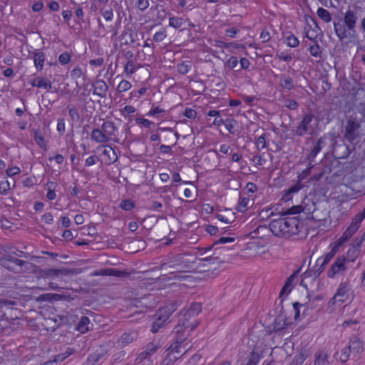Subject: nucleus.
Listing matches in <instances>:
<instances>
[{
  "label": "nucleus",
  "instance_id": "19",
  "mask_svg": "<svg viewBox=\"0 0 365 365\" xmlns=\"http://www.w3.org/2000/svg\"><path fill=\"white\" fill-rule=\"evenodd\" d=\"M45 60L46 56L44 53L36 52L34 53V66L37 71H41L43 69Z\"/></svg>",
  "mask_w": 365,
  "mask_h": 365
},
{
  "label": "nucleus",
  "instance_id": "35",
  "mask_svg": "<svg viewBox=\"0 0 365 365\" xmlns=\"http://www.w3.org/2000/svg\"><path fill=\"white\" fill-rule=\"evenodd\" d=\"M93 276H98V275H115L120 276V272L115 271L114 269H102L99 272H95L92 274Z\"/></svg>",
  "mask_w": 365,
  "mask_h": 365
},
{
  "label": "nucleus",
  "instance_id": "40",
  "mask_svg": "<svg viewBox=\"0 0 365 365\" xmlns=\"http://www.w3.org/2000/svg\"><path fill=\"white\" fill-rule=\"evenodd\" d=\"M21 173V169L18 166H12L6 169V174L8 177H14Z\"/></svg>",
  "mask_w": 365,
  "mask_h": 365
},
{
  "label": "nucleus",
  "instance_id": "18",
  "mask_svg": "<svg viewBox=\"0 0 365 365\" xmlns=\"http://www.w3.org/2000/svg\"><path fill=\"white\" fill-rule=\"evenodd\" d=\"M105 149L103 151V155L106 157V163L108 164L115 162L118 159L117 155L112 147L106 145L104 146Z\"/></svg>",
  "mask_w": 365,
  "mask_h": 365
},
{
  "label": "nucleus",
  "instance_id": "54",
  "mask_svg": "<svg viewBox=\"0 0 365 365\" xmlns=\"http://www.w3.org/2000/svg\"><path fill=\"white\" fill-rule=\"evenodd\" d=\"M41 220L46 224H51L53 221V217L51 213L47 212L42 215Z\"/></svg>",
  "mask_w": 365,
  "mask_h": 365
},
{
  "label": "nucleus",
  "instance_id": "58",
  "mask_svg": "<svg viewBox=\"0 0 365 365\" xmlns=\"http://www.w3.org/2000/svg\"><path fill=\"white\" fill-rule=\"evenodd\" d=\"M97 160V158L94 155L90 156L86 159L85 165L86 166H92L96 164Z\"/></svg>",
  "mask_w": 365,
  "mask_h": 365
},
{
  "label": "nucleus",
  "instance_id": "17",
  "mask_svg": "<svg viewBox=\"0 0 365 365\" xmlns=\"http://www.w3.org/2000/svg\"><path fill=\"white\" fill-rule=\"evenodd\" d=\"M329 212L324 209L320 210L319 209H314L312 212V217L316 221L321 222L322 225H325L327 218L329 217Z\"/></svg>",
  "mask_w": 365,
  "mask_h": 365
},
{
  "label": "nucleus",
  "instance_id": "5",
  "mask_svg": "<svg viewBox=\"0 0 365 365\" xmlns=\"http://www.w3.org/2000/svg\"><path fill=\"white\" fill-rule=\"evenodd\" d=\"M348 263L349 259L344 256L337 257L328 269L327 277L333 279L338 274H343L347 269Z\"/></svg>",
  "mask_w": 365,
  "mask_h": 365
},
{
  "label": "nucleus",
  "instance_id": "57",
  "mask_svg": "<svg viewBox=\"0 0 365 365\" xmlns=\"http://www.w3.org/2000/svg\"><path fill=\"white\" fill-rule=\"evenodd\" d=\"M164 112V110L160 108V107L157 106L150 110V111L148 113V115L149 116H154L157 114H160Z\"/></svg>",
  "mask_w": 365,
  "mask_h": 365
},
{
  "label": "nucleus",
  "instance_id": "36",
  "mask_svg": "<svg viewBox=\"0 0 365 365\" xmlns=\"http://www.w3.org/2000/svg\"><path fill=\"white\" fill-rule=\"evenodd\" d=\"M280 84L283 88H287L288 90H290L293 88V81L292 78L289 76L282 77L281 79Z\"/></svg>",
  "mask_w": 365,
  "mask_h": 365
},
{
  "label": "nucleus",
  "instance_id": "13",
  "mask_svg": "<svg viewBox=\"0 0 365 365\" xmlns=\"http://www.w3.org/2000/svg\"><path fill=\"white\" fill-rule=\"evenodd\" d=\"M202 307L199 303H192L189 309H184L182 311V314L185 317V320L189 319L190 317H195L200 313Z\"/></svg>",
  "mask_w": 365,
  "mask_h": 365
},
{
  "label": "nucleus",
  "instance_id": "43",
  "mask_svg": "<svg viewBox=\"0 0 365 365\" xmlns=\"http://www.w3.org/2000/svg\"><path fill=\"white\" fill-rule=\"evenodd\" d=\"M58 61L62 65H66L71 61V55L68 52L62 53L59 57Z\"/></svg>",
  "mask_w": 365,
  "mask_h": 365
},
{
  "label": "nucleus",
  "instance_id": "12",
  "mask_svg": "<svg viewBox=\"0 0 365 365\" xmlns=\"http://www.w3.org/2000/svg\"><path fill=\"white\" fill-rule=\"evenodd\" d=\"M93 94L96 95L101 98H104L106 96L108 91V86L103 80H98L93 84Z\"/></svg>",
  "mask_w": 365,
  "mask_h": 365
},
{
  "label": "nucleus",
  "instance_id": "27",
  "mask_svg": "<svg viewBox=\"0 0 365 365\" xmlns=\"http://www.w3.org/2000/svg\"><path fill=\"white\" fill-rule=\"evenodd\" d=\"M251 200L249 197H240L237 205V210L240 212H245L250 206Z\"/></svg>",
  "mask_w": 365,
  "mask_h": 365
},
{
  "label": "nucleus",
  "instance_id": "51",
  "mask_svg": "<svg viewBox=\"0 0 365 365\" xmlns=\"http://www.w3.org/2000/svg\"><path fill=\"white\" fill-rule=\"evenodd\" d=\"M149 4L148 0H138L136 2L137 7L141 11L145 10Z\"/></svg>",
  "mask_w": 365,
  "mask_h": 365
},
{
  "label": "nucleus",
  "instance_id": "55",
  "mask_svg": "<svg viewBox=\"0 0 365 365\" xmlns=\"http://www.w3.org/2000/svg\"><path fill=\"white\" fill-rule=\"evenodd\" d=\"M68 115L73 120H78L79 119L78 110L74 108L69 109Z\"/></svg>",
  "mask_w": 365,
  "mask_h": 365
},
{
  "label": "nucleus",
  "instance_id": "44",
  "mask_svg": "<svg viewBox=\"0 0 365 365\" xmlns=\"http://www.w3.org/2000/svg\"><path fill=\"white\" fill-rule=\"evenodd\" d=\"M309 51L312 56L314 57H318L320 55L321 51L318 44L314 43L311 45L309 48Z\"/></svg>",
  "mask_w": 365,
  "mask_h": 365
},
{
  "label": "nucleus",
  "instance_id": "25",
  "mask_svg": "<svg viewBox=\"0 0 365 365\" xmlns=\"http://www.w3.org/2000/svg\"><path fill=\"white\" fill-rule=\"evenodd\" d=\"M46 197L49 200H53L56 197L55 189L57 187V184L55 182L49 181L46 183Z\"/></svg>",
  "mask_w": 365,
  "mask_h": 365
},
{
  "label": "nucleus",
  "instance_id": "7",
  "mask_svg": "<svg viewBox=\"0 0 365 365\" xmlns=\"http://www.w3.org/2000/svg\"><path fill=\"white\" fill-rule=\"evenodd\" d=\"M334 31L341 40L348 39L349 42H355L358 40L356 30L349 29L346 25L335 24Z\"/></svg>",
  "mask_w": 365,
  "mask_h": 365
},
{
  "label": "nucleus",
  "instance_id": "29",
  "mask_svg": "<svg viewBox=\"0 0 365 365\" xmlns=\"http://www.w3.org/2000/svg\"><path fill=\"white\" fill-rule=\"evenodd\" d=\"M317 14L320 19L327 23L331 21V16L330 13L322 7H320L317 9Z\"/></svg>",
  "mask_w": 365,
  "mask_h": 365
},
{
  "label": "nucleus",
  "instance_id": "62",
  "mask_svg": "<svg viewBox=\"0 0 365 365\" xmlns=\"http://www.w3.org/2000/svg\"><path fill=\"white\" fill-rule=\"evenodd\" d=\"M43 8V4L41 1L36 2L32 5V10L34 12H38Z\"/></svg>",
  "mask_w": 365,
  "mask_h": 365
},
{
  "label": "nucleus",
  "instance_id": "4",
  "mask_svg": "<svg viewBox=\"0 0 365 365\" xmlns=\"http://www.w3.org/2000/svg\"><path fill=\"white\" fill-rule=\"evenodd\" d=\"M177 304L170 303L160 308L156 314V319L151 327V331L156 333L168 322L170 315L176 310Z\"/></svg>",
  "mask_w": 365,
  "mask_h": 365
},
{
  "label": "nucleus",
  "instance_id": "49",
  "mask_svg": "<svg viewBox=\"0 0 365 365\" xmlns=\"http://www.w3.org/2000/svg\"><path fill=\"white\" fill-rule=\"evenodd\" d=\"M238 63H239V61L235 56H231L227 60V65L230 68L233 69L237 66Z\"/></svg>",
  "mask_w": 365,
  "mask_h": 365
},
{
  "label": "nucleus",
  "instance_id": "52",
  "mask_svg": "<svg viewBox=\"0 0 365 365\" xmlns=\"http://www.w3.org/2000/svg\"><path fill=\"white\" fill-rule=\"evenodd\" d=\"M184 115L186 116L187 118L194 119L196 118L197 113L195 110L190 108H187L185 110Z\"/></svg>",
  "mask_w": 365,
  "mask_h": 365
},
{
  "label": "nucleus",
  "instance_id": "53",
  "mask_svg": "<svg viewBox=\"0 0 365 365\" xmlns=\"http://www.w3.org/2000/svg\"><path fill=\"white\" fill-rule=\"evenodd\" d=\"M135 122L136 123L139 124V125H142L146 128H149L150 127V125H152V122L150 121L148 119H145V118H138L135 119Z\"/></svg>",
  "mask_w": 365,
  "mask_h": 365
},
{
  "label": "nucleus",
  "instance_id": "20",
  "mask_svg": "<svg viewBox=\"0 0 365 365\" xmlns=\"http://www.w3.org/2000/svg\"><path fill=\"white\" fill-rule=\"evenodd\" d=\"M30 84L34 87L51 88V86L48 81L43 77H38L31 81Z\"/></svg>",
  "mask_w": 365,
  "mask_h": 365
},
{
  "label": "nucleus",
  "instance_id": "6",
  "mask_svg": "<svg viewBox=\"0 0 365 365\" xmlns=\"http://www.w3.org/2000/svg\"><path fill=\"white\" fill-rule=\"evenodd\" d=\"M316 125L317 123L314 120V115L312 114H307L296 128L295 133L299 136L304 135L307 133L311 134L314 132Z\"/></svg>",
  "mask_w": 365,
  "mask_h": 365
},
{
  "label": "nucleus",
  "instance_id": "41",
  "mask_svg": "<svg viewBox=\"0 0 365 365\" xmlns=\"http://www.w3.org/2000/svg\"><path fill=\"white\" fill-rule=\"evenodd\" d=\"M101 13L103 17L107 21H111L113 19V12L112 9L105 10L103 9H101Z\"/></svg>",
  "mask_w": 365,
  "mask_h": 365
},
{
  "label": "nucleus",
  "instance_id": "33",
  "mask_svg": "<svg viewBox=\"0 0 365 365\" xmlns=\"http://www.w3.org/2000/svg\"><path fill=\"white\" fill-rule=\"evenodd\" d=\"M131 87V83L128 81L123 79L117 86V91L119 93H123L130 90Z\"/></svg>",
  "mask_w": 365,
  "mask_h": 365
},
{
  "label": "nucleus",
  "instance_id": "3",
  "mask_svg": "<svg viewBox=\"0 0 365 365\" xmlns=\"http://www.w3.org/2000/svg\"><path fill=\"white\" fill-rule=\"evenodd\" d=\"M353 299V292L351 290V286L350 282L346 280L341 282L334 295L329 299L328 306L329 307L334 306L340 307L343 304L351 301Z\"/></svg>",
  "mask_w": 365,
  "mask_h": 365
},
{
  "label": "nucleus",
  "instance_id": "42",
  "mask_svg": "<svg viewBox=\"0 0 365 365\" xmlns=\"http://www.w3.org/2000/svg\"><path fill=\"white\" fill-rule=\"evenodd\" d=\"M336 254V252L330 249V251L323 256V262L322 265L325 266L326 264H327Z\"/></svg>",
  "mask_w": 365,
  "mask_h": 365
},
{
  "label": "nucleus",
  "instance_id": "1",
  "mask_svg": "<svg viewBox=\"0 0 365 365\" xmlns=\"http://www.w3.org/2000/svg\"><path fill=\"white\" fill-rule=\"evenodd\" d=\"M197 326V323L195 321L191 323L184 322L182 324L175 327V342L167 349L163 365H170L190 348L187 336L190 331L194 330Z\"/></svg>",
  "mask_w": 365,
  "mask_h": 365
},
{
  "label": "nucleus",
  "instance_id": "23",
  "mask_svg": "<svg viewBox=\"0 0 365 365\" xmlns=\"http://www.w3.org/2000/svg\"><path fill=\"white\" fill-rule=\"evenodd\" d=\"M295 280V275L292 274L291 275L287 281L286 282L285 284L282 287L281 290V295H287L290 293L292 288L294 287V282Z\"/></svg>",
  "mask_w": 365,
  "mask_h": 365
},
{
  "label": "nucleus",
  "instance_id": "37",
  "mask_svg": "<svg viewBox=\"0 0 365 365\" xmlns=\"http://www.w3.org/2000/svg\"><path fill=\"white\" fill-rule=\"evenodd\" d=\"M182 25V20L179 17H170L169 19V26L175 29H178Z\"/></svg>",
  "mask_w": 365,
  "mask_h": 365
},
{
  "label": "nucleus",
  "instance_id": "24",
  "mask_svg": "<svg viewBox=\"0 0 365 365\" xmlns=\"http://www.w3.org/2000/svg\"><path fill=\"white\" fill-rule=\"evenodd\" d=\"M89 319L86 317H83L78 322L76 329L82 334L86 333L89 329Z\"/></svg>",
  "mask_w": 365,
  "mask_h": 365
},
{
  "label": "nucleus",
  "instance_id": "34",
  "mask_svg": "<svg viewBox=\"0 0 365 365\" xmlns=\"http://www.w3.org/2000/svg\"><path fill=\"white\" fill-rule=\"evenodd\" d=\"M286 41L287 45L292 48L297 47L299 43L298 38L292 34L286 36Z\"/></svg>",
  "mask_w": 365,
  "mask_h": 365
},
{
  "label": "nucleus",
  "instance_id": "56",
  "mask_svg": "<svg viewBox=\"0 0 365 365\" xmlns=\"http://www.w3.org/2000/svg\"><path fill=\"white\" fill-rule=\"evenodd\" d=\"M65 128H66V125H65V121L63 118H59L58 119V122H57V130L60 133H63L65 131Z\"/></svg>",
  "mask_w": 365,
  "mask_h": 365
},
{
  "label": "nucleus",
  "instance_id": "47",
  "mask_svg": "<svg viewBox=\"0 0 365 365\" xmlns=\"http://www.w3.org/2000/svg\"><path fill=\"white\" fill-rule=\"evenodd\" d=\"M100 357L101 355L99 354L91 355L88 359L86 365H96V364L99 361Z\"/></svg>",
  "mask_w": 365,
  "mask_h": 365
},
{
  "label": "nucleus",
  "instance_id": "9",
  "mask_svg": "<svg viewBox=\"0 0 365 365\" xmlns=\"http://www.w3.org/2000/svg\"><path fill=\"white\" fill-rule=\"evenodd\" d=\"M1 264L9 270L19 272L24 262L15 257L6 256L0 260Z\"/></svg>",
  "mask_w": 365,
  "mask_h": 365
},
{
  "label": "nucleus",
  "instance_id": "61",
  "mask_svg": "<svg viewBox=\"0 0 365 365\" xmlns=\"http://www.w3.org/2000/svg\"><path fill=\"white\" fill-rule=\"evenodd\" d=\"M60 222L61 225L64 227H68L71 224L70 219L66 216L61 217Z\"/></svg>",
  "mask_w": 365,
  "mask_h": 365
},
{
  "label": "nucleus",
  "instance_id": "8",
  "mask_svg": "<svg viewBox=\"0 0 365 365\" xmlns=\"http://www.w3.org/2000/svg\"><path fill=\"white\" fill-rule=\"evenodd\" d=\"M364 219V218L359 214L355 215L351 220L350 225L342 234L344 238L349 240L359 230Z\"/></svg>",
  "mask_w": 365,
  "mask_h": 365
},
{
  "label": "nucleus",
  "instance_id": "28",
  "mask_svg": "<svg viewBox=\"0 0 365 365\" xmlns=\"http://www.w3.org/2000/svg\"><path fill=\"white\" fill-rule=\"evenodd\" d=\"M327 354L324 351H320L316 354L314 364L315 365H327Z\"/></svg>",
  "mask_w": 365,
  "mask_h": 365
},
{
  "label": "nucleus",
  "instance_id": "2",
  "mask_svg": "<svg viewBox=\"0 0 365 365\" xmlns=\"http://www.w3.org/2000/svg\"><path fill=\"white\" fill-rule=\"evenodd\" d=\"M303 222L296 216L274 220L269 225L272 232L278 237H289L297 235L303 228Z\"/></svg>",
  "mask_w": 365,
  "mask_h": 365
},
{
  "label": "nucleus",
  "instance_id": "48",
  "mask_svg": "<svg viewBox=\"0 0 365 365\" xmlns=\"http://www.w3.org/2000/svg\"><path fill=\"white\" fill-rule=\"evenodd\" d=\"M256 145L258 149L262 150L265 148L266 147V139L264 135L259 136L257 141H256Z\"/></svg>",
  "mask_w": 365,
  "mask_h": 365
},
{
  "label": "nucleus",
  "instance_id": "32",
  "mask_svg": "<svg viewBox=\"0 0 365 365\" xmlns=\"http://www.w3.org/2000/svg\"><path fill=\"white\" fill-rule=\"evenodd\" d=\"M119 207L125 211H130L134 208L135 203L132 200L126 199L120 202Z\"/></svg>",
  "mask_w": 365,
  "mask_h": 365
},
{
  "label": "nucleus",
  "instance_id": "10",
  "mask_svg": "<svg viewBox=\"0 0 365 365\" xmlns=\"http://www.w3.org/2000/svg\"><path fill=\"white\" fill-rule=\"evenodd\" d=\"M158 348V346L155 342L150 343L148 345L146 349L138 356V357L137 358V360L140 362L145 360L146 365H150L151 363H150V360L148 359V358L150 357V356H152L154 353H155Z\"/></svg>",
  "mask_w": 365,
  "mask_h": 365
},
{
  "label": "nucleus",
  "instance_id": "22",
  "mask_svg": "<svg viewBox=\"0 0 365 365\" xmlns=\"http://www.w3.org/2000/svg\"><path fill=\"white\" fill-rule=\"evenodd\" d=\"M91 139L97 143H106L105 136L102 135L100 128H95L91 131Z\"/></svg>",
  "mask_w": 365,
  "mask_h": 365
},
{
  "label": "nucleus",
  "instance_id": "64",
  "mask_svg": "<svg viewBox=\"0 0 365 365\" xmlns=\"http://www.w3.org/2000/svg\"><path fill=\"white\" fill-rule=\"evenodd\" d=\"M237 33H238V30L235 29L234 28L227 29L225 31L226 35L231 38H234Z\"/></svg>",
  "mask_w": 365,
  "mask_h": 365
},
{
  "label": "nucleus",
  "instance_id": "63",
  "mask_svg": "<svg viewBox=\"0 0 365 365\" xmlns=\"http://www.w3.org/2000/svg\"><path fill=\"white\" fill-rule=\"evenodd\" d=\"M240 63L241 68H243V69L248 68V67L250 65L249 60L245 58H241L240 60Z\"/></svg>",
  "mask_w": 365,
  "mask_h": 365
},
{
  "label": "nucleus",
  "instance_id": "45",
  "mask_svg": "<svg viewBox=\"0 0 365 365\" xmlns=\"http://www.w3.org/2000/svg\"><path fill=\"white\" fill-rule=\"evenodd\" d=\"M83 73L84 71L81 69V68L79 66H76L71 71V77L73 78L77 79L83 76Z\"/></svg>",
  "mask_w": 365,
  "mask_h": 365
},
{
  "label": "nucleus",
  "instance_id": "31",
  "mask_svg": "<svg viewBox=\"0 0 365 365\" xmlns=\"http://www.w3.org/2000/svg\"><path fill=\"white\" fill-rule=\"evenodd\" d=\"M135 337V333H125L120 336V341L122 344L126 345L131 343Z\"/></svg>",
  "mask_w": 365,
  "mask_h": 365
},
{
  "label": "nucleus",
  "instance_id": "50",
  "mask_svg": "<svg viewBox=\"0 0 365 365\" xmlns=\"http://www.w3.org/2000/svg\"><path fill=\"white\" fill-rule=\"evenodd\" d=\"M301 188H302V186L300 184L294 185V186H292L287 190V195L284 196V198H286V200H289V197H287V195L292 194V193L297 192L298 191H299L301 190Z\"/></svg>",
  "mask_w": 365,
  "mask_h": 365
},
{
  "label": "nucleus",
  "instance_id": "38",
  "mask_svg": "<svg viewBox=\"0 0 365 365\" xmlns=\"http://www.w3.org/2000/svg\"><path fill=\"white\" fill-rule=\"evenodd\" d=\"M190 69V62H182L178 66V71L182 74H186Z\"/></svg>",
  "mask_w": 365,
  "mask_h": 365
},
{
  "label": "nucleus",
  "instance_id": "46",
  "mask_svg": "<svg viewBox=\"0 0 365 365\" xmlns=\"http://www.w3.org/2000/svg\"><path fill=\"white\" fill-rule=\"evenodd\" d=\"M166 36L165 31H160L155 33L153 40L156 42H161L166 38Z\"/></svg>",
  "mask_w": 365,
  "mask_h": 365
},
{
  "label": "nucleus",
  "instance_id": "14",
  "mask_svg": "<svg viewBox=\"0 0 365 365\" xmlns=\"http://www.w3.org/2000/svg\"><path fill=\"white\" fill-rule=\"evenodd\" d=\"M101 128L104 132V134H106L110 140L113 139L114 136H115V132L117 130V128L115 126L113 122L106 121L102 124Z\"/></svg>",
  "mask_w": 365,
  "mask_h": 365
},
{
  "label": "nucleus",
  "instance_id": "39",
  "mask_svg": "<svg viewBox=\"0 0 365 365\" xmlns=\"http://www.w3.org/2000/svg\"><path fill=\"white\" fill-rule=\"evenodd\" d=\"M351 354H352V351H351V349L349 348V346H348L347 347H345L344 349H343L341 350V352L340 354L341 361H346L349 359Z\"/></svg>",
  "mask_w": 365,
  "mask_h": 365
},
{
  "label": "nucleus",
  "instance_id": "15",
  "mask_svg": "<svg viewBox=\"0 0 365 365\" xmlns=\"http://www.w3.org/2000/svg\"><path fill=\"white\" fill-rule=\"evenodd\" d=\"M356 21L357 16L354 11L349 10L345 13L344 24L348 29L355 30Z\"/></svg>",
  "mask_w": 365,
  "mask_h": 365
},
{
  "label": "nucleus",
  "instance_id": "60",
  "mask_svg": "<svg viewBox=\"0 0 365 365\" xmlns=\"http://www.w3.org/2000/svg\"><path fill=\"white\" fill-rule=\"evenodd\" d=\"M285 326V322H284V319L282 317H278L276 319L275 322V329H282Z\"/></svg>",
  "mask_w": 365,
  "mask_h": 365
},
{
  "label": "nucleus",
  "instance_id": "21",
  "mask_svg": "<svg viewBox=\"0 0 365 365\" xmlns=\"http://www.w3.org/2000/svg\"><path fill=\"white\" fill-rule=\"evenodd\" d=\"M361 245L360 243H357V245L355 246V245H353L351 247H350L347 252H346V255H347V257L346 259H349V262H354L356 258L359 257V247H360Z\"/></svg>",
  "mask_w": 365,
  "mask_h": 365
},
{
  "label": "nucleus",
  "instance_id": "16",
  "mask_svg": "<svg viewBox=\"0 0 365 365\" xmlns=\"http://www.w3.org/2000/svg\"><path fill=\"white\" fill-rule=\"evenodd\" d=\"M359 128V125L352 120L347 122L346 128L345 137L349 141H353L356 138L355 131Z\"/></svg>",
  "mask_w": 365,
  "mask_h": 365
},
{
  "label": "nucleus",
  "instance_id": "59",
  "mask_svg": "<svg viewBox=\"0 0 365 365\" xmlns=\"http://www.w3.org/2000/svg\"><path fill=\"white\" fill-rule=\"evenodd\" d=\"M293 307H294V319H297L300 316L299 309H300V307H302V304H301L298 302H295V303H294Z\"/></svg>",
  "mask_w": 365,
  "mask_h": 365
},
{
  "label": "nucleus",
  "instance_id": "26",
  "mask_svg": "<svg viewBox=\"0 0 365 365\" xmlns=\"http://www.w3.org/2000/svg\"><path fill=\"white\" fill-rule=\"evenodd\" d=\"M348 240L344 238L343 235H341L339 238H338L336 241L331 243L329 245L330 249H331L335 252H339L340 251L341 247L344 245L345 242H346Z\"/></svg>",
  "mask_w": 365,
  "mask_h": 365
},
{
  "label": "nucleus",
  "instance_id": "30",
  "mask_svg": "<svg viewBox=\"0 0 365 365\" xmlns=\"http://www.w3.org/2000/svg\"><path fill=\"white\" fill-rule=\"evenodd\" d=\"M138 68L132 61H128L125 66L124 73L127 77L131 76L136 71Z\"/></svg>",
  "mask_w": 365,
  "mask_h": 365
},
{
  "label": "nucleus",
  "instance_id": "11",
  "mask_svg": "<svg viewBox=\"0 0 365 365\" xmlns=\"http://www.w3.org/2000/svg\"><path fill=\"white\" fill-rule=\"evenodd\" d=\"M349 346L352 351L354 358L358 357L364 351L361 341L356 336H354L351 339Z\"/></svg>",
  "mask_w": 365,
  "mask_h": 365
}]
</instances>
